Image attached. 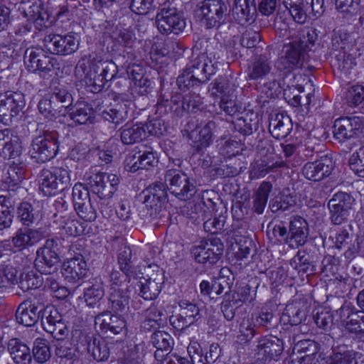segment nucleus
Segmentation results:
<instances>
[{
	"instance_id": "f257e3e1",
	"label": "nucleus",
	"mask_w": 364,
	"mask_h": 364,
	"mask_svg": "<svg viewBox=\"0 0 364 364\" xmlns=\"http://www.w3.org/2000/svg\"><path fill=\"white\" fill-rule=\"evenodd\" d=\"M29 153L38 163H45L52 159L57 154L59 146L58 134L44 123L37 124Z\"/></svg>"
},
{
	"instance_id": "f03ea898",
	"label": "nucleus",
	"mask_w": 364,
	"mask_h": 364,
	"mask_svg": "<svg viewBox=\"0 0 364 364\" xmlns=\"http://www.w3.org/2000/svg\"><path fill=\"white\" fill-rule=\"evenodd\" d=\"M117 72V66L112 60L93 59L86 72L85 81L92 92H98Z\"/></svg>"
},
{
	"instance_id": "7ed1b4c3",
	"label": "nucleus",
	"mask_w": 364,
	"mask_h": 364,
	"mask_svg": "<svg viewBox=\"0 0 364 364\" xmlns=\"http://www.w3.org/2000/svg\"><path fill=\"white\" fill-rule=\"evenodd\" d=\"M84 179L92 192L100 198H111L119 182L117 175L101 172L97 167L89 168L84 175Z\"/></svg>"
},
{
	"instance_id": "20e7f679",
	"label": "nucleus",
	"mask_w": 364,
	"mask_h": 364,
	"mask_svg": "<svg viewBox=\"0 0 364 364\" xmlns=\"http://www.w3.org/2000/svg\"><path fill=\"white\" fill-rule=\"evenodd\" d=\"M156 24L159 32L164 35L178 34L186 28V20L182 14L171 4H164L156 16Z\"/></svg>"
},
{
	"instance_id": "39448f33",
	"label": "nucleus",
	"mask_w": 364,
	"mask_h": 364,
	"mask_svg": "<svg viewBox=\"0 0 364 364\" xmlns=\"http://www.w3.org/2000/svg\"><path fill=\"white\" fill-rule=\"evenodd\" d=\"M165 181L171 193L180 200H188L196 193L194 183L181 170L168 169L165 173Z\"/></svg>"
},
{
	"instance_id": "423d86ee",
	"label": "nucleus",
	"mask_w": 364,
	"mask_h": 364,
	"mask_svg": "<svg viewBox=\"0 0 364 364\" xmlns=\"http://www.w3.org/2000/svg\"><path fill=\"white\" fill-rule=\"evenodd\" d=\"M68 171L63 168L55 167L43 169L39 179V188L45 196H50L58 191L64 190L70 184Z\"/></svg>"
},
{
	"instance_id": "0eeeda50",
	"label": "nucleus",
	"mask_w": 364,
	"mask_h": 364,
	"mask_svg": "<svg viewBox=\"0 0 364 364\" xmlns=\"http://www.w3.org/2000/svg\"><path fill=\"white\" fill-rule=\"evenodd\" d=\"M24 63L26 68L31 72L39 71L48 74L59 69L57 59L47 55L41 48H27L24 54Z\"/></svg>"
},
{
	"instance_id": "6e6552de",
	"label": "nucleus",
	"mask_w": 364,
	"mask_h": 364,
	"mask_svg": "<svg viewBox=\"0 0 364 364\" xmlns=\"http://www.w3.org/2000/svg\"><path fill=\"white\" fill-rule=\"evenodd\" d=\"M80 39L73 33L67 35L50 33L43 39L44 47L54 55H68L74 53L79 47Z\"/></svg>"
},
{
	"instance_id": "1a4fd4ad",
	"label": "nucleus",
	"mask_w": 364,
	"mask_h": 364,
	"mask_svg": "<svg viewBox=\"0 0 364 364\" xmlns=\"http://www.w3.org/2000/svg\"><path fill=\"white\" fill-rule=\"evenodd\" d=\"M279 4L289 11L295 22L304 23L307 18V11L310 4L311 10L314 16H321L324 11V0H279Z\"/></svg>"
},
{
	"instance_id": "9d476101",
	"label": "nucleus",
	"mask_w": 364,
	"mask_h": 364,
	"mask_svg": "<svg viewBox=\"0 0 364 364\" xmlns=\"http://www.w3.org/2000/svg\"><path fill=\"white\" fill-rule=\"evenodd\" d=\"M228 7L223 0H204L197 15L205 28L218 27L224 20Z\"/></svg>"
},
{
	"instance_id": "9b49d317",
	"label": "nucleus",
	"mask_w": 364,
	"mask_h": 364,
	"mask_svg": "<svg viewBox=\"0 0 364 364\" xmlns=\"http://www.w3.org/2000/svg\"><path fill=\"white\" fill-rule=\"evenodd\" d=\"M24 105V97L21 92L0 94V122L9 125L12 119L22 112Z\"/></svg>"
},
{
	"instance_id": "f8f14e48",
	"label": "nucleus",
	"mask_w": 364,
	"mask_h": 364,
	"mask_svg": "<svg viewBox=\"0 0 364 364\" xmlns=\"http://www.w3.org/2000/svg\"><path fill=\"white\" fill-rule=\"evenodd\" d=\"M353 202V198L347 193L338 192L334 194L328 203L331 223L341 225L347 221Z\"/></svg>"
},
{
	"instance_id": "ddd939ff",
	"label": "nucleus",
	"mask_w": 364,
	"mask_h": 364,
	"mask_svg": "<svg viewBox=\"0 0 364 364\" xmlns=\"http://www.w3.org/2000/svg\"><path fill=\"white\" fill-rule=\"evenodd\" d=\"M179 313L170 316L171 326L178 331H183L194 324L200 318L198 306L188 300L182 299L178 303Z\"/></svg>"
},
{
	"instance_id": "4468645a",
	"label": "nucleus",
	"mask_w": 364,
	"mask_h": 364,
	"mask_svg": "<svg viewBox=\"0 0 364 364\" xmlns=\"http://www.w3.org/2000/svg\"><path fill=\"white\" fill-rule=\"evenodd\" d=\"M54 245H57L55 240H47L44 246L39 248L36 252L34 264L36 269L41 274H50L53 270L57 269L56 265L58 264L60 259L55 250L53 249Z\"/></svg>"
},
{
	"instance_id": "2eb2a0df",
	"label": "nucleus",
	"mask_w": 364,
	"mask_h": 364,
	"mask_svg": "<svg viewBox=\"0 0 364 364\" xmlns=\"http://www.w3.org/2000/svg\"><path fill=\"white\" fill-rule=\"evenodd\" d=\"M223 252V245L218 239L208 241H201L197 246L193 247L191 254L198 263L215 264Z\"/></svg>"
},
{
	"instance_id": "dca6fc26",
	"label": "nucleus",
	"mask_w": 364,
	"mask_h": 364,
	"mask_svg": "<svg viewBox=\"0 0 364 364\" xmlns=\"http://www.w3.org/2000/svg\"><path fill=\"white\" fill-rule=\"evenodd\" d=\"M44 304L40 299H28L21 302L16 311V319L25 326H33L41 318Z\"/></svg>"
},
{
	"instance_id": "f3484780",
	"label": "nucleus",
	"mask_w": 364,
	"mask_h": 364,
	"mask_svg": "<svg viewBox=\"0 0 364 364\" xmlns=\"http://www.w3.org/2000/svg\"><path fill=\"white\" fill-rule=\"evenodd\" d=\"M216 69L215 63H213L210 57L205 55H197L192 59L187 68L191 73V77H193L196 82L200 83L207 82L215 73Z\"/></svg>"
},
{
	"instance_id": "a211bd4d",
	"label": "nucleus",
	"mask_w": 364,
	"mask_h": 364,
	"mask_svg": "<svg viewBox=\"0 0 364 364\" xmlns=\"http://www.w3.org/2000/svg\"><path fill=\"white\" fill-rule=\"evenodd\" d=\"M334 168V162L331 157L322 156L320 159L306 163L302 173L306 178L319 181L328 176Z\"/></svg>"
},
{
	"instance_id": "6ab92c4d",
	"label": "nucleus",
	"mask_w": 364,
	"mask_h": 364,
	"mask_svg": "<svg viewBox=\"0 0 364 364\" xmlns=\"http://www.w3.org/2000/svg\"><path fill=\"white\" fill-rule=\"evenodd\" d=\"M0 152L4 158L16 159L22 152L19 136L11 129L0 130Z\"/></svg>"
},
{
	"instance_id": "aec40b11",
	"label": "nucleus",
	"mask_w": 364,
	"mask_h": 364,
	"mask_svg": "<svg viewBox=\"0 0 364 364\" xmlns=\"http://www.w3.org/2000/svg\"><path fill=\"white\" fill-rule=\"evenodd\" d=\"M87 272V262L81 255L68 259L63 262L62 267L63 276L70 283H75L82 279L85 277Z\"/></svg>"
},
{
	"instance_id": "412c9836",
	"label": "nucleus",
	"mask_w": 364,
	"mask_h": 364,
	"mask_svg": "<svg viewBox=\"0 0 364 364\" xmlns=\"http://www.w3.org/2000/svg\"><path fill=\"white\" fill-rule=\"evenodd\" d=\"M303 52L290 41L285 43L278 60V68L281 70L291 71L300 68L303 62Z\"/></svg>"
},
{
	"instance_id": "4be33fe9",
	"label": "nucleus",
	"mask_w": 364,
	"mask_h": 364,
	"mask_svg": "<svg viewBox=\"0 0 364 364\" xmlns=\"http://www.w3.org/2000/svg\"><path fill=\"white\" fill-rule=\"evenodd\" d=\"M46 237L45 232L41 228H20L12 237L13 245L19 250L32 247Z\"/></svg>"
},
{
	"instance_id": "5701e85b",
	"label": "nucleus",
	"mask_w": 364,
	"mask_h": 364,
	"mask_svg": "<svg viewBox=\"0 0 364 364\" xmlns=\"http://www.w3.org/2000/svg\"><path fill=\"white\" fill-rule=\"evenodd\" d=\"M335 316L338 317L336 321H340V325L344 328L345 331L354 334L362 333L359 311H353L347 305L342 306L336 311Z\"/></svg>"
},
{
	"instance_id": "b1692460",
	"label": "nucleus",
	"mask_w": 364,
	"mask_h": 364,
	"mask_svg": "<svg viewBox=\"0 0 364 364\" xmlns=\"http://www.w3.org/2000/svg\"><path fill=\"white\" fill-rule=\"evenodd\" d=\"M290 236L286 237V243L291 248H296L306 243L308 237V224L301 217H294L289 225Z\"/></svg>"
},
{
	"instance_id": "393cba45",
	"label": "nucleus",
	"mask_w": 364,
	"mask_h": 364,
	"mask_svg": "<svg viewBox=\"0 0 364 364\" xmlns=\"http://www.w3.org/2000/svg\"><path fill=\"white\" fill-rule=\"evenodd\" d=\"M164 277L162 271H158L155 277L143 279L139 281V294L144 299L151 301L157 298L161 292Z\"/></svg>"
},
{
	"instance_id": "a878e982",
	"label": "nucleus",
	"mask_w": 364,
	"mask_h": 364,
	"mask_svg": "<svg viewBox=\"0 0 364 364\" xmlns=\"http://www.w3.org/2000/svg\"><path fill=\"white\" fill-rule=\"evenodd\" d=\"M358 119L340 118L337 119L333 125V134L335 138L340 142L353 137L359 128Z\"/></svg>"
},
{
	"instance_id": "bb28decb",
	"label": "nucleus",
	"mask_w": 364,
	"mask_h": 364,
	"mask_svg": "<svg viewBox=\"0 0 364 364\" xmlns=\"http://www.w3.org/2000/svg\"><path fill=\"white\" fill-rule=\"evenodd\" d=\"M235 20L240 24L253 21L257 12L255 0H235L232 9Z\"/></svg>"
},
{
	"instance_id": "cd10ccee",
	"label": "nucleus",
	"mask_w": 364,
	"mask_h": 364,
	"mask_svg": "<svg viewBox=\"0 0 364 364\" xmlns=\"http://www.w3.org/2000/svg\"><path fill=\"white\" fill-rule=\"evenodd\" d=\"M96 324H99L102 330L105 332L110 331L114 334H118L122 331L126 326L123 318L112 314L109 311L103 312L95 318Z\"/></svg>"
},
{
	"instance_id": "c85d7f7f",
	"label": "nucleus",
	"mask_w": 364,
	"mask_h": 364,
	"mask_svg": "<svg viewBox=\"0 0 364 364\" xmlns=\"http://www.w3.org/2000/svg\"><path fill=\"white\" fill-rule=\"evenodd\" d=\"M120 138L124 144L139 143L146 138V129L141 123H127L120 129Z\"/></svg>"
},
{
	"instance_id": "c756f323",
	"label": "nucleus",
	"mask_w": 364,
	"mask_h": 364,
	"mask_svg": "<svg viewBox=\"0 0 364 364\" xmlns=\"http://www.w3.org/2000/svg\"><path fill=\"white\" fill-rule=\"evenodd\" d=\"M8 350L16 364H31L32 357L30 349L19 339H11L8 343Z\"/></svg>"
},
{
	"instance_id": "7c9ffc66",
	"label": "nucleus",
	"mask_w": 364,
	"mask_h": 364,
	"mask_svg": "<svg viewBox=\"0 0 364 364\" xmlns=\"http://www.w3.org/2000/svg\"><path fill=\"white\" fill-rule=\"evenodd\" d=\"M317 40L318 32L316 28L313 27L301 28L298 26V33L290 42L305 52L307 50H311L315 46Z\"/></svg>"
},
{
	"instance_id": "2f4dec72",
	"label": "nucleus",
	"mask_w": 364,
	"mask_h": 364,
	"mask_svg": "<svg viewBox=\"0 0 364 364\" xmlns=\"http://www.w3.org/2000/svg\"><path fill=\"white\" fill-rule=\"evenodd\" d=\"M129 109L127 102H115L102 111V117L105 120L119 124L127 119Z\"/></svg>"
},
{
	"instance_id": "473e14b6",
	"label": "nucleus",
	"mask_w": 364,
	"mask_h": 364,
	"mask_svg": "<svg viewBox=\"0 0 364 364\" xmlns=\"http://www.w3.org/2000/svg\"><path fill=\"white\" fill-rule=\"evenodd\" d=\"M271 63L266 56H256L247 68V76L252 80L265 77L271 71Z\"/></svg>"
},
{
	"instance_id": "72a5a7b5",
	"label": "nucleus",
	"mask_w": 364,
	"mask_h": 364,
	"mask_svg": "<svg viewBox=\"0 0 364 364\" xmlns=\"http://www.w3.org/2000/svg\"><path fill=\"white\" fill-rule=\"evenodd\" d=\"M291 129V119L287 115L277 114L269 122V132L276 139L285 138L289 134Z\"/></svg>"
},
{
	"instance_id": "f704fd0d",
	"label": "nucleus",
	"mask_w": 364,
	"mask_h": 364,
	"mask_svg": "<svg viewBox=\"0 0 364 364\" xmlns=\"http://www.w3.org/2000/svg\"><path fill=\"white\" fill-rule=\"evenodd\" d=\"M259 353L267 359H274L283 351V343L276 337L264 338L258 344Z\"/></svg>"
},
{
	"instance_id": "c9c22d12",
	"label": "nucleus",
	"mask_w": 364,
	"mask_h": 364,
	"mask_svg": "<svg viewBox=\"0 0 364 364\" xmlns=\"http://www.w3.org/2000/svg\"><path fill=\"white\" fill-rule=\"evenodd\" d=\"M25 174V167L21 164L12 161L6 167L5 172L2 176V181L8 184V187H15L18 185Z\"/></svg>"
},
{
	"instance_id": "e433bc0d",
	"label": "nucleus",
	"mask_w": 364,
	"mask_h": 364,
	"mask_svg": "<svg viewBox=\"0 0 364 364\" xmlns=\"http://www.w3.org/2000/svg\"><path fill=\"white\" fill-rule=\"evenodd\" d=\"M326 364H364V358L360 354L353 350L333 352L326 361Z\"/></svg>"
},
{
	"instance_id": "4c0bfd02",
	"label": "nucleus",
	"mask_w": 364,
	"mask_h": 364,
	"mask_svg": "<svg viewBox=\"0 0 364 364\" xmlns=\"http://www.w3.org/2000/svg\"><path fill=\"white\" fill-rule=\"evenodd\" d=\"M69 116L75 124H85L92 123L95 119L93 109L85 102L77 103Z\"/></svg>"
},
{
	"instance_id": "58836bf2",
	"label": "nucleus",
	"mask_w": 364,
	"mask_h": 364,
	"mask_svg": "<svg viewBox=\"0 0 364 364\" xmlns=\"http://www.w3.org/2000/svg\"><path fill=\"white\" fill-rule=\"evenodd\" d=\"M87 352L92 358L100 362L107 360L109 356V348L104 339L93 338L87 341Z\"/></svg>"
},
{
	"instance_id": "ea45409f",
	"label": "nucleus",
	"mask_w": 364,
	"mask_h": 364,
	"mask_svg": "<svg viewBox=\"0 0 364 364\" xmlns=\"http://www.w3.org/2000/svg\"><path fill=\"white\" fill-rule=\"evenodd\" d=\"M272 189V185L269 181L261 183L254 196L253 210L255 213L261 214L266 207L269 194Z\"/></svg>"
},
{
	"instance_id": "a19ab883",
	"label": "nucleus",
	"mask_w": 364,
	"mask_h": 364,
	"mask_svg": "<svg viewBox=\"0 0 364 364\" xmlns=\"http://www.w3.org/2000/svg\"><path fill=\"white\" fill-rule=\"evenodd\" d=\"M19 11L25 18L29 21L44 20L46 13L41 8V4L38 1H28L21 2Z\"/></svg>"
},
{
	"instance_id": "79ce46f5",
	"label": "nucleus",
	"mask_w": 364,
	"mask_h": 364,
	"mask_svg": "<svg viewBox=\"0 0 364 364\" xmlns=\"http://www.w3.org/2000/svg\"><path fill=\"white\" fill-rule=\"evenodd\" d=\"M92 285L84 290V298L87 306L94 307L104 296V288L100 279H93Z\"/></svg>"
},
{
	"instance_id": "37998d69",
	"label": "nucleus",
	"mask_w": 364,
	"mask_h": 364,
	"mask_svg": "<svg viewBox=\"0 0 364 364\" xmlns=\"http://www.w3.org/2000/svg\"><path fill=\"white\" fill-rule=\"evenodd\" d=\"M11 198L6 196H0V230L11 226L14 215Z\"/></svg>"
},
{
	"instance_id": "c03bdc74",
	"label": "nucleus",
	"mask_w": 364,
	"mask_h": 364,
	"mask_svg": "<svg viewBox=\"0 0 364 364\" xmlns=\"http://www.w3.org/2000/svg\"><path fill=\"white\" fill-rule=\"evenodd\" d=\"M38 108L39 112L49 120L55 119L62 112L60 107L55 105L48 95L44 96L38 102Z\"/></svg>"
},
{
	"instance_id": "a18cd8bd",
	"label": "nucleus",
	"mask_w": 364,
	"mask_h": 364,
	"mask_svg": "<svg viewBox=\"0 0 364 364\" xmlns=\"http://www.w3.org/2000/svg\"><path fill=\"white\" fill-rule=\"evenodd\" d=\"M166 196V191L164 188V184L161 182H156L146 188L144 196V203H149L151 206L152 203L156 205L157 202L164 200Z\"/></svg>"
},
{
	"instance_id": "49530a36",
	"label": "nucleus",
	"mask_w": 364,
	"mask_h": 364,
	"mask_svg": "<svg viewBox=\"0 0 364 364\" xmlns=\"http://www.w3.org/2000/svg\"><path fill=\"white\" fill-rule=\"evenodd\" d=\"M17 270L9 260H4L0 256V287L6 284H14L17 281Z\"/></svg>"
},
{
	"instance_id": "de8ad7c7",
	"label": "nucleus",
	"mask_w": 364,
	"mask_h": 364,
	"mask_svg": "<svg viewBox=\"0 0 364 364\" xmlns=\"http://www.w3.org/2000/svg\"><path fill=\"white\" fill-rule=\"evenodd\" d=\"M186 214L191 219L197 221L205 220L209 216L210 212L203 201L198 203L190 202L186 207Z\"/></svg>"
},
{
	"instance_id": "09e8293b",
	"label": "nucleus",
	"mask_w": 364,
	"mask_h": 364,
	"mask_svg": "<svg viewBox=\"0 0 364 364\" xmlns=\"http://www.w3.org/2000/svg\"><path fill=\"white\" fill-rule=\"evenodd\" d=\"M286 166L284 161H276L271 165H269L265 161L261 163H256L252 167L250 171V176L252 178H259L264 177L269 172L274 171V169L283 168Z\"/></svg>"
},
{
	"instance_id": "8fccbe9b",
	"label": "nucleus",
	"mask_w": 364,
	"mask_h": 364,
	"mask_svg": "<svg viewBox=\"0 0 364 364\" xmlns=\"http://www.w3.org/2000/svg\"><path fill=\"white\" fill-rule=\"evenodd\" d=\"M33 355L38 363H43L50 357V351L46 340L37 338L34 341Z\"/></svg>"
},
{
	"instance_id": "3c124183",
	"label": "nucleus",
	"mask_w": 364,
	"mask_h": 364,
	"mask_svg": "<svg viewBox=\"0 0 364 364\" xmlns=\"http://www.w3.org/2000/svg\"><path fill=\"white\" fill-rule=\"evenodd\" d=\"M43 280V279L37 275L33 271H28L21 274L19 287L23 291H26L39 287Z\"/></svg>"
},
{
	"instance_id": "603ef678",
	"label": "nucleus",
	"mask_w": 364,
	"mask_h": 364,
	"mask_svg": "<svg viewBox=\"0 0 364 364\" xmlns=\"http://www.w3.org/2000/svg\"><path fill=\"white\" fill-rule=\"evenodd\" d=\"M347 104L351 107L364 105V86L356 85L352 86L346 95Z\"/></svg>"
},
{
	"instance_id": "864d4df0",
	"label": "nucleus",
	"mask_w": 364,
	"mask_h": 364,
	"mask_svg": "<svg viewBox=\"0 0 364 364\" xmlns=\"http://www.w3.org/2000/svg\"><path fill=\"white\" fill-rule=\"evenodd\" d=\"M233 124L236 130L245 135L250 134L257 129V121L252 120L248 114L237 118Z\"/></svg>"
},
{
	"instance_id": "5fc2aeb1",
	"label": "nucleus",
	"mask_w": 364,
	"mask_h": 364,
	"mask_svg": "<svg viewBox=\"0 0 364 364\" xmlns=\"http://www.w3.org/2000/svg\"><path fill=\"white\" fill-rule=\"evenodd\" d=\"M112 291L109 296L110 308L114 311H121L128 305V297L123 294L120 289L112 288Z\"/></svg>"
},
{
	"instance_id": "6e6d98bb",
	"label": "nucleus",
	"mask_w": 364,
	"mask_h": 364,
	"mask_svg": "<svg viewBox=\"0 0 364 364\" xmlns=\"http://www.w3.org/2000/svg\"><path fill=\"white\" fill-rule=\"evenodd\" d=\"M257 326L253 317H245L239 326V336L242 341H247L251 340L255 334V327Z\"/></svg>"
},
{
	"instance_id": "4d7b16f0",
	"label": "nucleus",
	"mask_w": 364,
	"mask_h": 364,
	"mask_svg": "<svg viewBox=\"0 0 364 364\" xmlns=\"http://www.w3.org/2000/svg\"><path fill=\"white\" fill-rule=\"evenodd\" d=\"M349 166L357 176L364 178V147H360L350 156Z\"/></svg>"
},
{
	"instance_id": "13d9d810",
	"label": "nucleus",
	"mask_w": 364,
	"mask_h": 364,
	"mask_svg": "<svg viewBox=\"0 0 364 364\" xmlns=\"http://www.w3.org/2000/svg\"><path fill=\"white\" fill-rule=\"evenodd\" d=\"M275 31L279 37L287 38L291 41L298 33V25L295 23L289 25L283 21H277L275 22Z\"/></svg>"
},
{
	"instance_id": "bf43d9fd",
	"label": "nucleus",
	"mask_w": 364,
	"mask_h": 364,
	"mask_svg": "<svg viewBox=\"0 0 364 364\" xmlns=\"http://www.w3.org/2000/svg\"><path fill=\"white\" fill-rule=\"evenodd\" d=\"M41 325L43 329L46 331L48 326H53L57 321H60L62 319L61 314L58 310L53 306L45 307L43 310L41 318Z\"/></svg>"
},
{
	"instance_id": "052dcab7",
	"label": "nucleus",
	"mask_w": 364,
	"mask_h": 364,
	"mask_svg": "<svg viewBox=\"0 0 364 364\" xmlns=\"http://www.w3.org/2000/svg\"><path fill=\"white\" fill-rule=\"evenodd\" d=\"M49 97L60 107V109H65L71 104L72 95L65 89L55 88Z\"/></svg>"
},
{
	"instance_id": "680f3d73",
	"label": "nucleus",
	"mask_w": 364,
	"mask_h": 364,
	"mask_svg": "<svg viewBox=\"0 0 364 364\" xmlns=\"http://www.w3.org/2000/svg\"><path fill=\"white\" fill-rule=\"evenodd\" d=\"M193 364H210L206 355H203L200 345L197 341H191L187 348Z\"/></svg>"
},
{
	"instance_id": "e2e57ef3",
	"label": "nucleus",
	"mask_w": 364,
	"mask_h": 364,
	"mask_svg": "<svg viewBox=\"0 0 364 364\" xmlns=\"http://www.w3.org/2000/svg\"><path fill=\"white\" fill-rule=\"evenodd\" d=\"M295 205V200L290 196L284 195L279 197L274 198L270 204L269 207L273 213L284 212L294 207Z\"/></svg>"
},
{
	"instance_id": "0e129e2a",
	"label": "nucleus",
	"mask_w": 364,
	"mask_h": 364,
	"mask_svg": "<svg viewBox=\"0 0 364 364\" xmlns=\"http://www.w3.org/2000/svg\"><path fill=\"white\" fill-rule=\"evenodd\" d=\"M132 250L129 247L122 245L118 253V263L120 269L127 276L132 269Z\"/></svg>"
},
{
	"instance_id": "69168bd1",
	"label": "nucleus",
	"mask_w": 364,
	"mask_h": 364,
	"mask_svg": "<svg viewBox=\"0 0 364 364\" xmlns=\"http://www.w3.org/2000/svg\"><path fill=\"white\" fill-rule=\"evenodd\" d=\"M284 317H287V321L292 326H296L302 321L305 317V313L299 306L294 304H288L283 314Z\"/></svg>"
},
{
	"instance_id": "338daca9",
	"label": "nucleus",
	"mask_w": 364,
	"mask_h": 364,
	"mask_svg": "<svg viewBox=\"0 0 364 364\" xmlns=\"http://www.w3.org/2000/svg\"><path fill=\"white\" fill-rule=\"evenodd\" d=\"M215 123L213 121H209L199 132V138L198 140L199 149L206 148L212 141L213 132L215 129Z\"/></svg>"
},
{
	"instance_id": "774afa93",
	"label": "nucleus",
	"mask_w": 364,
	"mask_h": 364,
	"mask_svg": "<svg viewBox=\"0 0 364 364\" xmlns=\"http://www.w3.org/2000/svg\"><path fill=\"white\" fill-rule=\"evenodd\" d=\"M18 217L23 225H31L35 220V214L32 205L26 202L21 203L18 208Z\"/></svg>"
}]
</instances>
